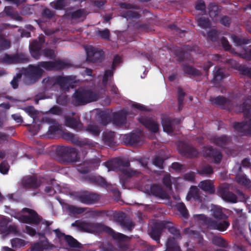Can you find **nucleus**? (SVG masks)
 <instances>
[{"mask_svg": "<svg viewBox=\"0 0 251 251\" xmlns=\"http://www.w3.org/2000/svg\"><path fill=\"white\" fill-rule=\"evenodd\" d=\"M231 38L233 42L237 46L247 45L250 43V40L247 38H241L235 35H231Z\"/></svg>", "mask_w": 251, "mask_h": 251, "instance_id": "49", "label": "nucleus"}, {"mask_svg": "<svg viewBox=\"0 0 251 251\" xmlns=\"http://www.w3.org/2000/svg\"><path fill=\"white\" fill-rule=\"evenodd\" d=\"M104 58V52L101 50L91 47L87 50L86 60L88 61L97 63L101 62Z\"/></svg>", "mask_w": 251, "mask_h": 251, "instance_id": "14", "label": "nucleus"}, {"mask_svg": "<svg viewBox=\"0 0 251 251\" xmlns=\"http://www.w3.org/2000/svg\"><path fill=\"white\" fill-rule=\"evenodd\" d=\"M108 171L119 172L120 182L124 189L126 188V184L129 179L133 176H137L140 172L130 168V163L128 160L115 158L104 163Z\"/></svg>", "mask_w": 251, "mask_h": 251, "instance_id": "1", "label": "nucleus"}, {"mask_svg": "<svg viewBox=\"0 0 251 251\" xmlns=\"http://www.w3.org/2000/svg\"><path fill=\"white\" fill-rule=\"evenodd\" d=\"M115 221L118 223L124 229H127L131 231L135 226V224L132 220L127 217L126 214L123 212L116 213L114 215Z\"/></svg>", "mask_w": 251, "mask_h": 251, "instance_id": "10", "label": "nucleus"}, {"mask_svg": "<svg viewBox=\"0 0 251 251\" xmlns=\"http://www.w3.org/2000/svg\"><path fill=\"white\" fill-rule=\"evenodd\" d=\"M54 248V246L49 243L47 238L45 240H41L40 242L35 243L32 246L31 251H45L49 249Z\"/></svg>", "mask_w": 251, "mask_h": 251, "instance_id": "27", "label": "nucleus"}, {"mask_svg": "<svg viewBox=\"0 0 251 251\" xmlns=\"http://www.w3.org/2000/svg\"><path fill=\"white\" fill-rule=\"evenodd\" d=\"M40 68H43L46 71H52V61H40L38 63Z\"/></svg>", "mask_w": 251, "mask_h": 251, "instance_id": "62", "label": "nucleus"}, {"mask_svg": "<svg viewBox=\"0 0 251 251\" xmlns=\"http://www.w3.org/2000/svg\"><path fill=\"white\" fill-rule=\"evenodd\" d=\"M219 33L217 30L212 29L207 33L208 38L212 42H217L218 40Z\"/></svg>", "mask_w": 251, "mask_h": 251, "instance_id": "60", "label": "nucleus"}, {"mask_svg": "<svg viewBox=\"0 0 251 251\" xmlns=\"http://www.w3.org/2000/svg\"><path fill=\"white\" fill-rule=\"evenodd\" d=\"M198 174L201 176H210L214 173L213 169L210 165L202 166L198 170Z\"/></svg>", "mask_w": 251, "mask_h": 251, "instance_id": "41", "label": "nucleus"}, {"mask_svg": "<svg viewBox=\"0 0 251 251\" xmlns=\"http://www.w3.org/2000/svg\"><path fill=\"white\" fill-rule=\"evenodd\" d=\"M199 187L205 192L213 194L215 192V188L213 183L211 180H204L199 184Z\"/></svg>", "mask_w": 251, "mask_h": 251, "instance_id": "32", "label": "nucleus"}, {"mask_svg": "<svg viewBox=\"0 0 251 251\" xmlns=\"http://www.w3.org/2000/svg\"><path fill=\"white\" fill-rule=\"evenodd\" d=\"M76 199L82 203L91 205L97 202L100 199L99 194L87 191L78 193Z\"/></svg>", "mask_w": 251, "mask_h": 251, "instance_id": "8", "label": "nucleus"}, {"mask_svg": "<svg viewBox=\"0 0 251 251\" xmlns=\"http://www.w3.org/2000/svg\"><path fill=\"white\" fill-rule=\"evenodd\" d=\"M167 223L165 221H161L155 223L151 227L149 235L150 237L158 244L160 243V237L162 232L164 229L167 228Z\"/></svg>", "mask_w": 251, "mask_h": 251, "instance_id": "12", "label": "nucleus"}, {"mask_svg": "<svg viewBox=\"0 0 251 251\" xmlns=\"http://www.w3.org/2000/svg\"><path fill=\"white\" fill-rule=\"evenodd\" d=\"M114 70V69L111 68L110 70H106L104 71L102 80L103 85H106L108 81L109 78L113 75Z\"/></svg>", "mask_w": 251, "mask_h": 251, "instance_id": "61", "label": "nucleus"}, {"mask_svg": "<svg viewBox=\"0 0 251 251\" xmlns=\"http://www.w3.org/2000/svg\"><path fill=\"white\" fill-rule=\"evenodd\" d=\"M65 125L76 131H80L83 128V125L79 119L70 116L65 117Z\"/></svg>", "mask_w": 251, "mask_h": 251, "instance_id": "26", "label": "nucleus"}, {"mask_svg": "<svg viewBox=\"0 0 251 251\" xmlns=\"http://www.w3.org/2000/svg\"><path fill=\"white\" fill-rule=\"evenodd\" d=\"M150 192L152 195L161 199H167L169 198L168 193L157 184H153L151 186Z\"/></svg>", "mask_w": 251, "mask_h": 251, "instance_id": "25", "label": "nucleus"}, {"mask_svg": "<svg viewBox=\"0 0 251 251\" xmlns=\"http://www.w3.org/2000/svg\"><path fill=\"white\" fill-rule=\"evenodd\" d=\"M164 160L159 156H156L152 160L153 164L160 169H163Z\"/></svg>", "mask_w": 251, "mask_h": 251, "instance_id": "63", "label": "nucleus"}, {"mask_svg": "<svg viewBox=\"0 0 251 251\" xmlns=\"http://www.w3.org/2000/svg\"><path fill=\"white\" fill-rule=\"evenodd\" d=\"M121 14L122 17L127 19H139L141 17V15L138 12L131 10L123 11Z\"/></svg>", "mask_w": 251, "mask_h": 251, "instance_id": "48", "label": "nucleus"}, {"mask_svg": "<svg viewBox=\"0 0 251 251\" xmlns=\"http://www.w3.org/2000/svg\"><path fill=\"white\" fill-rule=\"evenodd\" d=\"M203 155L205 157L213 159L215 164L220 163L223 157L222 153L219 151L211 146L204 148Z\"/></svg>", "mask_w": 251, "mask_h": 251, "instance_id": "18", "label": "nucleus"}, {"mask_svg": "<svg viewBox=\"0 0 251 251\" xmlns=\"http://www.w3.org/2000/svg\"><path fill=\"white\" fill-rule=\"evenodd\" d=\"M100 119V123L104 125H107L111 121V118L110 114L105 111H101L98 114Z\"/></svg>", "mask_w": 251, "mask_h": 251, "instance_id": "44", "label": "nucleus"}, {"mask_svg": "<svg viewBox=\"0 0 251 251\" xmlns=\"http://www.w3.org/2000/svg\"><path fill=\"white\" fill-rule=\"evenodd\" d=\"M29 60L28 56L23 53L12 54L5 53L2 57L0 58V63L7 65L16 64L27 63Z\"/></svg>", "mask_w": 251, "mask_h": 251, "instance_id": "6", "label": "nucleus"}, {"mask_svg": "<svg viewBox=\"0 0 251 251\" xmlns=\"http://www.w3.org/2000/svg\"><path fill=\"white\" fill-rule=\"evenodd\" d=\"M123 141L126 145H132L140 142V136L135 133L125 134L123 137Z\"/></svg>", "mask_w": 251, "mask_h": 251, "instance_id": "30", "label": "nucleus"}, {"mask_svg": "<svg viewBox=\"0 0 251 251\" xmlns=\"http://www.w3.org/2000/svg\"><path fill=\"white\" fill-rule=\"evenodd\" d=\"M167 228L168 229L169 232L173 235L176 238L180 239L181 234L179 230L175 227L174 226H170L169 225L170 223L167 222Z\"/></svg>", "mask_w": 251, "mask_h": 251, "instance_id": "59", "label": "nucleus"}, {"mask_svg": "<svg viewBox=\"0 0 251 251\" xmlns=\"http://www.w3.org/2000/svg\"><path fill=\"white\" fill-rule=\"evenodd\" d=\"M11 246L14 248H20L25 245V242L24 240L15 238L10 241Z\"/></svg>", "mask_w": 251, "mask_h": 251, "instance_id": "55", "label": "nucleus"}, {"mask_svg": "<svg viewBox=\"0 0 251 251\" xmlns=\"http://www.w3.org/2000/svg\"><path fill=\"white\" fill-rule=\"evenodd\" d=\"M126 114L123 111L114 112L113 114V123L116 126L126 124Z\"/></svg>", "mask_w": 251, "mask_h": 251, "instance_id": "31", "label": "nucleus"}, {"mask_svg": "<svg viewBox=\"0 0 251 251\" xmlns=\"http://www.w3.org/2000/svg\"><path fill=\"white\" fill-rule=\"evenodd\" d=\"M44 73V70L40 68L38 64L36 65H29L25 70V75L33 82H36L40 79Z\"/></svg>", "mask_w": 251, "mask_h": 251, "instance_id": "9", "label": "nucleus"}, {"mask_svg": "<svg viewBox=\"0 0 251 251\" xmlns=\"http://www.w3.org/2000/svg\"><path fill=\"white\" fill-rule=\"evenodd\" d=\"M53 231L55 233L57 238L61 241L64 240L68 246L72 248H80L81 244L75 239L73 236L70 235H66L62 232L58 228L54 229Z\"/></svg>", "mask_w": 251, "mask_h": 251, "instance_id": "13", "label": "nucleus"}, {"mask_svg": "<svg viewBox=\"0 0 251 251\" xmlns=\"http://www.w3.org/2000/svg\"><path fill=\"white\" fill-rule=\"evenodd\" d=\"M183 89L179 87L177 88L178 111H180L183 107V101L185 96Z\"/></svg>", "mask_w": 251, "mask_h": 251, "instance_id": "43", "label": "nucleus"}, {"mask_svg": "<svg viewBox=\"0 0 251 251\" xmlns=\"http://www.w3.org/2000/svg\"><path fill=\"white\" fill-rule=\"evenodd\" d=\"M181 68L184 74H187L190 76H199L202 75L201 71L187 64H182Z\"/></svg>", "mask_w": 251, "mask_h": 251, "instance_id": "33", "label": "nucleus"}, {"mask_svg": "<svg viewBox=\"0 0 251 251\" xmlns=\"http://www.w3.org/2000/svg\"><path fill=\"white\" fill-rule=\"evenodd\" d=\"M180 120L178 119H171L169 117L163 118L162 119V125L163 130L168 133H172L174 132L173 124L176 123L179 124Z\"/></svg>", "mask_w": 251, "mask_h": 251, "instance_id": "24", "label": "nucleus"}, {"mask_svg": "<svg viewBox=\"0 0 251 251\" xmlns=\"http://www.w3.org/2000/svg\"><path fill=\"white\" fill-rule=\"evenodd\" d=\"M72 226L76 227L80 230L87 232L105 231L111 235L113 239L120 242L124 241L127 238L126 235L121 233L116 232L110 227L99 223H88L76 220L72 224Z\"/></svg>", "mask_w": 251, "mask_h": 251, "instance_id": "2", "label": "nucleus"}, {"mask_svg": "<svg viewBox=\"0 0 251 251\" xmlns=\"http://www.w3.org/2000/svg\"><path fill=\"white\" fill-rule=\"evenodd\" d=\"M187 196L190 198H193L196 200H199L200 198L199 189L196 186H192Z\"/></svg>", "mask_w": 251, "mask_h": 251, "instance_id": "57", "label": "nucleus"}, {"mask_svg": "<svg viewBox=\"0 0 251 251\" xmlns=\"http://www.w3.org/2000/svg\"><path fill=\"white\" fill-rule=\"evenodd\" d=\"M233 210L237 213H240V216L234 220L232 223V226L235 228L239 229L240 228L241 222L242 221L244 222L246 217L242 213V210L235 208H234Z\"/></svg>", "mask_w": 251, "mask_h": 251, "instance_id": "45", "label": "nucleus"}, {"mask_svg": "<svg viewBox=\"0 0 251 251\" xmlns=\"http://www.w3.org/2000/svg\"><path fill=\"white\" fill-rule=\"evenodd\" d=\"M85 130L90 134L95 136H99L100 132V130L98 126L93 124L88 125Z\"/></svg>", "mask_w": 251, "mask_h": 251, "instance_id": "47", "label": "nucleus"}, {"mask_svg": "<svg viewBox=\"0 0 251 251\" xmlns=\"http://www.w3.org/2000/svg\"><path fill=\"white\" fill-rule=\"evenodd\" d=\"M86 15V11L84 9H79L70 13L71 18L74 19L82 17L85 19Z\"/></svg>", "mask_w": 251, "mask_h": 251, "instance_id": "53", "label": "nucleus"}, {"mask_svg": "<svg viewBox=\"0 0 251 251\" xmlns=\"http://www.w3.org/2000/svg\"><path fill=\"white\" fill-rule=\"evenodd\" d=\"M240 109L244 113L245 120L234 122L232 127L239 135H251V98L247 99L240 105Z\"/></svg>", "mask_w": 251, "mask_h": 251, "instance_id": "3", "label": "nucleus"}, {"mask_svg": "<svg viewBox=\"0 0 251 251\" xmlns=\"http://www.w3.org/2000/svg\"><path fill=\"white\" fill-rule=\"evenodd\" d=\"M76 77L72 75L69 76H56L57 85L63 90H69L72 84L75 82Z\"/></svg>", "mask_w": 251, "mask_h": 251, "instance_id": "15", "label": "nucleus"}, {"mask_svg": "<svg viewBox=\"0 0 251 251\" xmlns=\"http://www.w3.org/2000/svg\"><path fill=\"white\" fill-rule=\"evenodd\" d=\"M42 83L44 90L45 91L49 90L57 86L56 76H48L43 79Z\"/></svg>", "mask_w": 251, "mask_h": 251, "instance_id": "36", "label": "nucleus"}, {"mask_svg": "<svg viewBox=\"0 0 251 251\" xmlns=\"http://www.w3.org/2000/svg\"><path fill=\"white\" fill-rule=\"evenodd\" d=\"M210 101L212 105H218L223 109L226 108L230 104V100L222 96L211 98Z\"/></svg>", "mask_w": 251, "mask_h": 251, "instance_id": "28", "label": "nucleus"}, {"mask_svg": "<svg viewBox=\"0 0 251 251\" xmlns=\"http://www.w3.org/2000/svg\"><path fill=\"white\" fill-rule=\"evenodd\" d=\"M185 233H187L189 235L192 237L198 239L197 243L200 245H203L204 240L202 236L200 233L199 232L195 230H190L189 228H185L184 230Z\"/></svg>", "mask_w": 251, "mask_h": 251, "instance_id": "39", "label": "nucleus"}, {"mask_svg": "<svg viewBox=\"0 0 251 251\" xmlns=\"http://www.w3.org/2000/svg\"><path fill=\"white\" fill-rule=\"evenodd\" d=\"M216 69V67H215V71H214L213 78L212 80V83L214 84L220 83L223 79L227 76L223 69L218 68L217 70Z\"/></svg>", "mask_w": 251, "mask_h": 251, "instance_id": "34", "label": "nucleus"}, {"mask_svg": "<svg viewBox=\"0 0 251 251\" xmlns=\"http://www.w3.org/2000/svg\"><path fill=\"white\" fill-rule=\"evenodd\" d=\"M212 211V215L215 219L227 220L228 218V216L223 213L221 207L215 206L213 208Z\"/></svg>", "mask_w": 251, "mask_h": 251, "instance_id": "40", "label": "nucleus"}, {"mask_svg": "<svg viewBox=\"0 0 251 251\" xmlns=\"http://www.w3.org/2000/svg\"><path fill=\"white\" fill-rule=\"evenodd\" d=\"M207 227L210 229H216L220 231L226 230L230 225L229 222L226 220L223 221H216L209 219L206 222Z\"/></svg>", "mask_w": 251, "mask_h": 251, "instance_id": "19", "label": "nucleus"}, {"mask_svg": "<svg viewBox=\"0 0 251 251\" xmlns=\"http://www.w3.org/2000/svg\"><path fill=\"white\" fill-rule=\"evenodd\" d=\"M45 43L43 36H39L38 40H33L29 45V50L31 55L34 59L38 60L41 55V50Z\"/></svg>", "mask_w": 251, "mask_h": 251, "instance_id": "11", "label": "nucleus"}, {"mask_svg": "<svg viewBox=\"0 0 251 251\" xmlns=\"http://www.w3.org/2000/svg\"><path fill=\"white\" fill-rule=\"evenodd\" d=\"M68 211L72 214H80L86 211V208L83 207H79L75 205H70L68 208Z\"/></svg>", "mask_w": 251, "mask_h": 251, "instance_id": "58", "label": "nucleus"}, {"mask_svg": "<svg viewBox=\"0 0 251 251\" xmlns=\"http://www.w3.org/2000/svg\"><path fill=\"white\" fill-rule=\"evenodd\" d=\"M162 183L163 185L169 190H172V182L171 176L170 174L166 173L162 178Z\"/></svg>", "mask_w": 251, "mask_h": 251, "instance_id": "56", "label": "nucleus"}, {"mask_svg": "<svg viewBox=\"0 0 251 251\" xmlns=\"http://www.w3.org/2000/svg\"><path fill=\"white\" fill-rule=\"evenodd\" d=\"M10 46V41L5 39L3 34L0 33V51L8 49Z\"/></svg>", "mask_w": 251, "mask_h": 251, "instance_id": "50", "label": "nucleus"}, {"mask_svg": "<svg viewBox=\"0 0 251 251\" xmlns=\"http://www.w3.org/2000/svg\"><path fill=\"white\" fill-rule=\"evenodd\" d=\"M41 53H43L44 56L50 59H53L55 57L54 51L52 49H45L43 50H41Z\"/></svg>", "mask_w": 251, "mask_h": 251, "instance_id": "64", "label": "nucleus"}, {"mask_svg": "<svg viewBox=\"0 0 251 251\" xmlns=\"http://www.w3.org/2000/svg\"><path fill=\"white\" fill-rule=\"evenodd\" d=\"M138 121L151 132L156 133L159 130V125L151 118L142 116L139 118Z\"/></svg>", "mask_w": 251, "mask_h": 251, "instance_id": "20", "label": "nucleus"}, {"mask_svg": "<svg viewBox=\"0 0 251 251\" xmlns=\"http://www.w3.org/2000/svg\"><path fill=\"white\" fill-rule=\"evenodd\" d=\"M197 21L198 25L202 28H209L211 26V23L208 18L201 17L198 18Z\"/></svg>", "mask_w": 251, "mask_h": 251, "instance_id": "51", "label": "nucleus"}, {"mask_svg": "<svg viewBox=\"0 0 251 251\" xmlns=\"http://www.w3.org/2000/svg\"><path fill=\"white\" fill-rule=\"evenodd\" d=\"M238 71L240 73L251 78V68L246 65H240L238 67Z\"/></svg>", "mask_w": 251, "mask_h": 251, "instance_id": "54", "label": "nucleus"}, {"mask_svg": "<svg viewBox=\"0 0 251 251\" xmlns=\"http://www.w3.org/2000/svg\"><path fill=\"white\" fill-rule=\"evenodd\" d=\"M212 243L215 246L225 249H230L228 243L221 236H214L212 238Z\"/></svg>", "mask_w": 251, "mask_h": 251, "instance_id": "37", "label": "nucleus"}, {"mask_svg": "<svg viewBox=\"0 0 251 251\" xmlns=\"http://www.w3.org/2000/svg\"><path fill=\"white\" fill-rule=\"evenodd\" d=\"M176 208L180 213L181 216L184 219H187L189 217L188 211L185 205L183 202L178 203L176 205Z\"/></svg>", "mask_w": 251, "mask_h": 251, "instance_id": "52", "label": "nucleus"}, {"mask_svg": "<svg viewBox=\"0 0 251 251\" xmlns=\"http://www.w3.org/2000/svg\"><path fill=\"white\" fill-rule=\"evenodd\" d=\"M22 186L27 189H35L41 184V181L34 176H25L22 180Z\"/></svg>", "mask_w": 251, "mask_h": 251, "instance_id": "16", "label": "nucleus"}, {"mask_svg": "<svg viewBox=\"0 0 251 251\" xmlns=\"http://www.w3.org/2000/svg\"><path fill=\"white\" fill-rule=\"evenodd\" d=\"M179 151L180 154L188 158L196 157L198 154L197 150L192 146L185 143H182L179 147Z\"/></svg>", "mask_w": 251, "mask_h": 251, "instance_id": "21", "label": "nucleus"}, {"mask_svg": "<svg viewBox=\"0 0 251 251\" xmlns=\"http://www.w3.org/2000/svg\"><path fill=\"white\" fill-rule=\"evenodd\" d=\"M84 179L86 181L94 185L101 187H106L107 186L106 180L100 176L88 175L85 176Z\"/></svg>", "mask_w": 251, "mask_h": 251, "instance_id": "23", "label": "nucleus"}, {"mask_svg": "<svg viewBox=\"0 0 251 251\" xmlns=\"http://www.w3.org/2000/svg\"><path fill=\"white\" fill-rule=\"evenodd\" d=\"M175 237H168L166 243V250L165 251H180L179 247L176 246Z\"/></svg>", "mask_w": 251, "mask_h": 251, "instance_id": "38", "label": "nucleus"}, {"mask_svg": "<svg viewBox=\"0 0 251 251\" xmlns=\"http://www.w3.org/2000/svg\"><path fill=\"white\" fill-rule=\"evenodd\" d=\"M231 141V138L226 135L220 136H214L210 139V142L217 146L222 148H226Z\"/></svg>", "mask_w": 251, "mask_h": 251, "instance_id": "22", "label": "nucleus"}, {"mask_svg": "<svg viewBox=\"0 0 251 251\" xmlns=\"http://www.w3.org/2000/svg\"><path fill=\"white\" fill-rule=\"evenodd\" d=\"M208 12L211 18L217 16L221 11V7L215 2H210L207 6Z\"/></svg>", "mask_w": 251, "mask_h": 251, "instance_id": "35", "label": "nucleus"}, {"mask_svg": "<svg viewBox=\"0 0 251 251\" xmlns=\"http://www.w3.org/2000/svg\"><path fill=\"white\" fill-rule=\"evenodd\" d=\"M52 71H59L68 66V64L64 61L58 59L52 61Z\"/></svg>", "mask_w": 251, "mask_h": 251, "instance_id": "46", "label": "nucleus"}, {"mask_svg": "<svg viewBox=\"0 0 251 251\" xmlns=\"http://www.w3.org/2000/svg\"><path fill=\"white\" fill-rule=\"evenodd\" d=\"M99 98V94L91 89L79 88L75 90L72 96V103L75 106L84 105L97 101Z\"/></svg>", "mask_w": 251, "mask_h": 251, "instance_id": "4", "label": "nucleus"}, {"mask_svg": "<svg viewBox=\"0 0 251 251\" xmlns=\"http://www.w3.org/2000/svg\"><path fill=\"white\" fill-rule=\"evenodd\" d=\"M56 156L59 162L70 163L78 162L79 157L76 149L67 146H59L56 149Z\"/></svg>", "mask_w": 251, "mask_h": 251, "instance_id": "5", "label": "nucleus"}, {"mask_svg": "<svg viewBox=\"0 0 251 251\" xmlns=\"http://www.w3.org/2000/svg\"><path fill=\"white\" fill-rule=\"evenodd\" d=\"M102 140L105 145L110 147H114L116 144L115 132L111 131H104L102 133Z\"/></svg>", "mask_w": 251, "mask_h": 251, "instance_id": "29", "label": "nucleus"}, {"mask_svg": "<svg viewBox=\"0 0 251 251\" xmlns=\"http://www.w3.org/2000/svg\"><path fill=\"white\" fill-rule=\"evenodd\" d=\"M236 181L246 187H251V181L245 175H238L236 176Z\"/></svg>", "mask_w": 251, "mask_h": 251, "instance_id": "42", "label": "nucleus"}, {"mask_svg": "<svg viewBox=\"0 0 251 251\" xmlns=\"http://www.w3.org/2000/svg\"><path fill=\"white\" fill-rule=\"evenodd\" d=\"M218 193L220 197L226 201L231 203H236L237 201V197L235 194L229 191L228 188L225 186H220Z\"/></svg>", "mask_w": 251, "mask_h": 251, "instance_id": "17", "label": "nucleus"}, {"mask_svg": "<svg viewBox=\"0 0 251 251\" xmlns=\"http://www.w3.org/2000/svg\"><path fill=\"white\" fill-rule=\"evenodd\" d=\"M22 211L29 214L21 216L20 221L23 223L37 226L42 220V218L34 210L25 207L22 209Z\"/></svg>", "mask_w": 251, "mask_h": 251, "instance_id": "7", "label": "nucleus"}]
</instances>
